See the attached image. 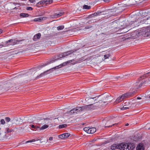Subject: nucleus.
Masks as SVG:
<instances>
[{
    "label": "nucleus",
    "instance_id": "f257e3e1",
    "mask_svg": "<svg viewBox=\"0 0 150 150\" xmlns=\"http://www.w3.org/2000/svg\"><path fill=\"white\" fill-rule=\"evenodd\" d=\"M138 36L142 35L145 37L150 38V28H144L137 31Z\"/></svg>",
    "mask_w": 150,
    "mask_h": 150
},
{
    "label": "nucleus",
    "instance_id": "f03ea898",
    "mask_svg": "<svg viewBox=\"0 0 150 150\" xmlns=\"http://www.w3.org/2000/svg\"><path fill=\"white\" fill-rule=\"evenodd\" d=\"M119 149L120 150H132L134 148L133 146H130L129 145L123 143L119 144Z\"/></svg>",
    "mask_w": 150,
    "mask_h": 150
},
{
    "label": "nucleus",
    "instance_id": "7ed1b4c3",
    "mask_svg": "<svg viewBox=\"0 0 150 150\" xmlns=\"http://www.w3.org/2000/svg\"><path fill=\"white\" fill-rule=\"evenodd\" d=\"M82 111V108L81 107H77L74 108L69 112L68 114L69 115L75 114L81 112Z\"/></svg>",
    "mask_w": 150,
    "mask_h": 150
},
{
    "label": "nucleus",
    "instance_id": "20e7f679",
    "mask_svg": "<svg viewBox=\"0 0 150 150\" xmlns=\"http://www.w3.org/2000/svg\"><path fill=\"white\" fill-rule=\"evenodd\" d=\"M129 95V93H126L122 95L121 96H119L116 100V103H119L122 101L124 98L128 97Z\"/></svg>",
    "mask_w": 150,
    "mask_h": 150
},
{
    "label": "nucleus",
    "instance_id": "39448f33",
    "mask_svg": "<svg viewBox=\"0 0 150 150\" xmlns=\"http://www.w3.org/2000/svg\"><path fill=\"white\" fill-rule=\"evenodd\" d=\"M61 67H62V66L60 65H59V66H57L56 67H54V68H52L51 69H50L49 70H47V71L41 73V74H40V75L39 77H40L42 75H44V73H45V72H49V73H50V71H52V70L53 69H58L60 68Z\"/></svg>",
    "mask_w": 150,
    "mask_h": 150
},
{
    "label": "nucleus",
    "instance_id": "423d86ee",
    "mask_svg": "<svg viewBox=\"0 0 150 150\" xmlns=\"http://www.w3.org/2000/svg\"><path fill=\"white\" fill-rule=\"evenodd\" d=\"M64 14L63 12H60L58 13H56L53 15H51V17L52 18H56L62 16Z\"/></svg>",
    "mask_w": 150,
    "mask_h": 150
},
{
    "label": "nucleus",
    "instance_id": "0eeeda50",
    "mask_svg": "<svg viewBox=\"0 0 150 150\" xmlns=\"http://www.w3.org/2000/svg\"><path fill=\"white\" fill-rule=\"evenodd\" d=\"M47 18L45 17H41L38 18H35L34 19V21L37 22H41L42 21L44 20H45Z\"/></svg>",
    "mask_w": 150,
    "mask_h": 150
},
{
    "label": "nucleus",
    "instance_id": "6e6552de",
    "mask_svg": "<svg viewBox=\"0 0 150 150\" xmlns=\"http://www.w3.org/2000/svg\"><path fill=\"white\" fill-rule=\"evenodd\" d=\"M13 43H11L8 44V45H14L15 44H17L19 42H20L23 40H16L15 39H13Z\"/></svg>",
    "mask_w": 150,
    "mask_h": 150
},
{
    "label": "nucleus",
    "instance_id": "1a4fd4ad",
    "mask_svg": "<svg viewBox=\"0 0 150 150\" xmlns=\"http://www.w3.org/2000/svg\"><path fill=\"white\" fill-rule=\"evenodd\" d=\"M41 36V34L40 33H38L35 35L33 38V40L34 41H37L38 39L40 38Z\"/></svg>",
    "mask_w": 150,
    "mask_h": 150
},
{
    "label": "nucleus",
    "instance_id": "9d476101",
    "mask_svg": "<svg viewBox=\"0 0 150 150\" xmlns=\"http://www.w3.org/2000/svg\"><path fill=\"white\" fill-rule=\"evenodd\" d=\"M141 22H143V23L146 22L147 24L150 25V17L147 18H145L143 20H141Z\"/></svg>",
    "mask_w": 150,
    "mask_h": 150
},
{
    "label": "nucleus",
    "instance_id": "9b49d317",
    "mask_svg": "<svg viewBox=\"0 0 150 150\" xmlns=\"http://www.w3.org/2000/svg\"><path fill=\"white\" fill-rule=\"evenodd\" d=\"M75 51H76V50L75 51L73 50H71L69 51H68L66 52H64L63 54L62 57H64L66 56H67L69 54H70L73 53Z\"/></svg>",
    "mask_w": 150,
    "mask_h": 150
},
{
    "label": "nucleus",
    "instance_id": "f8f14e48",
    "mask_svg": "<svg viewBox=\"0 0 150 150\" xmlns=\"http://www.w3.org/2000/svg\"><path fill=\"white\" fill-rule=\"evenodd\" d=\"M98 105V103L96 104L95 105H93V104L90 105L88 106V108L90 110H94L96 109L98 107H97L96 105Z\"/></svg>",
    "mask_w": 150,
    "mask_h": 150
},
{
    "label": "nucleus",
    "instance_id": "ddd939ff",
    "mask_svg": "<svg viewBox=\"0 0 150 150\" xmlns=\"http://www.w3.org/2000/svg\"><path fill=\"white\" fill-rule=\"evenodd\" d=\"M54 62H55V60H51V61H48L46 62V63H45V64H44L43 65H40V67L42 68V67L46 66L48 64H49L51 63H53Z\"/></svg>",
    "mask_w": 150,
    "mask_h": 150
},
{
    "label": "nucleus",
    "instance_id": "4468645a",
    "mask_svg": "<svg viewBox=\"0 0 150 150\" xmlns=\"http://www.w3.org/2000/svg\"><path fill=\"white\" fill-rule=\"evenodd\" d=\"M149 75H150V71L144 74L142 76H141L139 79V81H140L141 79H144L147 76H149Z\"/></svg>",
    "mask_w": 150,
    "mask_h": 150
},
{
    "label": "nucleus",
    "instance_id": "2eb2a0df",
    "mask_svg": "<svg viewBox=\"0 0 150 150\" xmlns=\"http://www.w3.org/2000/svg\"><path fill=\"white\" fill-rule=\"evenodd\" d=\"M96 129L94 127L89 128L88 130V133L89 134H93L96 132Z\"/></svg>",
    "mask_w": 150,
    "mask_h": 150
},
{
    "label": "nucleus",
    "instance_id": "dca6fc26",
    "mask_svg": "<svg viewBox=\"0 0 150 150\" xmlns=\"http://www.w3.org/2000/svg\"><path fill=\"white\" fill-rule=\"evenodd\" d=\"M136 150H144V148L142 144H139L137 147Z\"/></svg>",
    "mask_w": 150,
    "mask_h": 150
},
{
    "label": "nucleus",
    "instance_id": "f3484780",
    "mask_svg": "<svg viewBox=\"0 0 150 150\" xmlns=\"http://www.w3.org/2000/svg\"><path fill=\"white\" fill-rule=\"evenodd\" d=\"M119 145H117L116 144H113L112 145L110 146V149L112 150H115L116 149H119Z\"/></svg>",
    "mask_w": 150,
    "mask_h": 150
},
{
    "label": "nucleus",
    "instance_id": "a211bd4d",
    "mask_svg": "<svg viewBox=\"0 0 150 150\" xmlns=\"http://www.w3.org/2000/svg\"><path fill=\"white\" fill-rule=\"evenodd\" d=\"M42 1L44 2L43 4H49L52 3V0H42Z\"/></svg>",
    "mask_w": 150,
    "mask_h": 150
},
{
    "label": "nucleus",
    "instance_id": "6ab92c4d",
    "mask_svg": "<svg viewBox=\"0 0 150 150\" xmlns=\"http://www.w3.org/2000/svg\"><path fill=\"white\" fill-rule=\"evenodd\" d=\"M101 12V14L102 15H106L109 14L110 13V11H100Z\"/></svg>",
    "mask_w": 150,
    "mask_h": 150
},
{
    "label": "nucleus",
    "instance_id": "aec40b11",
    "mask_svg": "<svg viewBox=\"0 0 150 150\" xmlns=\"http://www.w3.org/2000/svg\"><path fill=\"white\" fill-rule=\"evenodd\" d=\"M101 15L100 11H97L96 12H95L94 13L91 15L92 16H97L98 15Z\"/></svg>",
    "mask_w": 150,
    "mask_h": 150
},
{
    "label": "nucleus",
    "instance_id": "412c9836",
    "mask_svg": "<svg viewBox=\"0 0 150 150\" xmlns=\"http://www.w3.org/2000/svg\"><path fill=\"white\" fill-rule=\"evenodd\" d=\"M29 15L28 13H21L20 14V16L21 17H25L29 16Z\"/></svg>",
    "mask_w": 150,
    "mask_h": 150
},
{
    "label": "nucleus",
    "instance_id": "4be33fe9",
    "mask_svg": "<svg viewBox=\"0 0 150 150\" xmlns=\"http://www.w3.org/2000/svg\"><path fill=\"white\" fill-rule=\"evenodd\" d=\"M48 127V125H45L42 126L41 127H40V130H43L47 128Z\"/></svg>",
    "mask_w": 150,
    "mask_h": 150
},
{
    "label": "nucleus",
    "instance_id": "5701e85b",
    "mask_svg": "<svg viewBox=\"0 0 150 150\" xmlns=\"http://www.w3.org/2000/svg\"><path fill=\"white\" fill-rule=\"evenodd\" d=\"M63 134L64 136L65 137V138H66L69 137L70 135V134L69 133H65Z\"/></svg>",
    "mask_w": 150,
    "mask_h": 150
},
{
    "label": "nucleus",
    "instance_id": "b1692460",
    "mask_svg": "<svg viewBox=\"0 0 150 150\" xmlns=\"http://www.w3.org/2000/svg\"><path fill=\"white\" fill-rule=\"evenodd\" d=\"M111 55L110 54H107L104 55V58L106 59L109 58V57H110Z\"/></svg>",
    "mask_w": 150,
    "mask_h": 150
},
{
    "label": "nucleus",
    "instance_id": "393cba45",
    "mask_svg": "<svg viewBox=\"0 0 150 150\" xmlns=\"http://www.w3.org/2000/svg\"><path fill=\"white\" fill-rule=\"evenodd\" d=\"M83 8L86 9H89L91 7L87 5H85L83 6Z\"/></svg>",
    "mask_w": 150,
    "mask_h": 150
},
{
    "label": "nucleus",
    "instance_id": "a878e982",
    "mask_svg": "<svg viewBox=\"0 0 150 150\" xmlns=\"http://www.w3.org/2000/svg\"><path fill=\"white\" fill-rule=\"evenodd\" d=\"M64 28V25L59 26L57 27V29L58 30H59L63 29Z\"/></svg>",
    "mask_w": 150,
    "mask_h": 150
},
{
    "label": "nucleus",
    "instance_id": "bb28decb",
    "mask_svg": "<svg viewBox=\"0 0 150 150\" xmlns=\"http://www.w3.org/2000/svg\"><path fill=\"white\" fill-rule=\"evenodd\" d=\"M13 39H11V40H9L6 42V43L7 45H8V44L11 43H13Z\"/></svg>",
    "mask_w": 150,
    "mask_h": 150
},
{
    "label": "nucleus",
    "instance_id": "cd10ccee",
    "mask_svg": "<svg viewBox=\"0 0 150 150\" xmlns=\"http://www.w3.org/2000/svg\"><path fill=\"white\" fill-rule=\"evenodd\" d=\"M67 126V125L66 124L61 125H59V128H62L64 127H66Z\"/></svg>",
    "mask_w": 150,
    "mask_h": 150
},
{
    "label": "nucleus",
    "instance_id": "c85d7f7f",
    "mask_svg": "<svg viewBox=\"0 0 150 150\" xmlns=\"http://www.w3.org/2000/svg\"><path fill=\"white\" fill-rule=\"evenodd\" d=\"M89 128V127H85L83 128V130L84 131L88 133Z\"/></svg>",
    "mask_w": 150,
    "mask_h": 150
},
{
    "label": "nucleus",
    "instance_id": "c756f323",
    "mask_svg": "<svg viewBox=\"0 0 150 150\" xmlns=\"http://www.w3.org/2000/svg\"><path fill=\"white\" fill-rule=\"evenodd\" d=\"M6 131L7 133H9L12 132L13 131V130L12 129H10L9 128H6Z\"/></svg>",
    "mask_w": 150,
    "mask_h": 150
},
{
    "label": "nucleus",
    "instance_id": "7c9ffc66",
    "mask_svg": "<svg viewBox=\"0 0 150 150\" xmlns=\"http://www.w3.org/2000/svg\"><path fill=\"white\" fill-rule=\"evenodd\" d=\"M30 126H31L32 128L36 129H39L40 128L39 127L35 126L34 125H30Z\"/></svg>",
    "mask_w": 150,
    "mask_h": 150
},
{
    "label": "nucleus",
    "instance_id": "2f4dec72",
    "mask_svg": "<svg viewBox=\"0 0 150 150\" xmlns=\"http://www.w3.org/2000/svg\"><path fill=\"white\" fill-rule=\"evenodd\" d=\"M126 105H125L124 106H123L121 108L122 110H125L127 109H129V107H125Z\"/></svg>",
    "mask_w": 150,
    "mask_h": 150
},
{
    "label": "nucleus",
    "instance_id": "473e14b6",
    "mask_svg": "<svg viewBox=\"0 0 150 150\" xmlns=\"http://www.w3.org/2000/svg\"><path fill=\"white\" fill-rule=\"evenodd\" d=\"M58 137L59 138L61 139L65 138V137H64V136L63 134H60V135H58Z\"/></svg>",
    "mask_w": 150,
    "mask_h": 150
},
{
    "label": "nucleus",
    "instance_id": "72a5a7b5",
    "mask_svg": "<svg viewBox=\"0 0 150 150\" xmlns=\"http://www.w3.org/2000/svg\"><path fill=\"white\" fill-rule=\"evenodd\" d=\"M5 120L7 122H8L9 121H10L11 120L10 118L9 117H6L5 118Z\"/></svg>",
    "mask_w": 150,
    "mask_h": 150
},
{
    "label": "nucleus",
    "instance_id": "f704fd0d",
    "mask_svg": "<svg viewBox=\"0 0 150 150\" xmlns=\"http://www.w3.org/2000/svg\"><path fill=\"white\" fill-rule=\"evenodd\" d=\"M43 3H44V2H43L42 1V0L41 1L38 2V3H37V5L39 6V5H40L44 4Z\"/></svg>",
    "mask_w": 150,
    "mask_h": 150
},
{
    "label": "nucleus",
    "instance_id": "c9c22d12",
    "mask_svg": "<svg viewBox=\"0 0 150 150\" xmlns=\"http://www.w3.org/2000/svg\"><path fill=\"white\" fill-rule=\"evenodd\" d=\"M86 59H84V58L83 57H82L78 60V62L82 61L83 60H85Z\"/></svg>",
    "mask_w": 150,
    "mask_h": 150
},
{
    "label": "nucleus",
    "instance_id": "e433bc0d",
    "mask_svg": "<svg viewBox=\"0 0 150 150\" xmlns=\"http://www.w3.org/2000/svg\"><path fill=\"white\" fill-rule=\"evenodd\" d=\"M1 124L4 125L5 124V121L4 119H2L1 120Z\"/></svg>",
    "mask_w": 150,
    "mask_h": 150
},
{
    "label": "nucleus",
    "instance_id": "4c0bfd02",
    "mask_svg": "<svg viewBox=\"0 0 150 150\" xmlns=\"http://www.w3.org/2000/svg\"><path fill=\"white\" fill-rule=\"evenodd\" d=\"M26 9L27 10L31 11V10H33V8L31 7H27L26 8Z\"/></svg>",
    "mask_w": 150,
    "mask_h": 150
},
{
    "label": "nucleus",
    "instance_id": "58836bf2",
    "mask_svg": "<svg viewBox=\"0 0 150 150\" xmlns=\"http://www.w3.org/2000/svg\"><path fill=\"white\" fill-rule=\"evenodd\" d=\"M92 27V26L91 25H88L86 26L85 28V29H88Z\"/></svg>",
    "mask_w": 150,
    "mask_h": 150
},
{
    "label": "nucleus",
    "instance_id": "ea45409f",
    "mask_svg": "<svg viewBox=\"0 0 150 150\" xmlns=\"http://www.w3.org/2000/svg\"><path fill=\"white\" fill-rule=\"evenodd\" d=\"M34 141H35V139H33V140H29V141H26V142H25V143H29V142H34Z\"/></svg>",
    "mask_w": 150,
    "mask_h": 150
},
{
    "label": "nucleus",
    "instance_id": "a19ab883",
    "mask_svg": "<svg viewBox=\"0 0 150 150\" xmlns=\"http://www.w3.org/2000/svg\"><path fill=\"white\" fill-rule=\"evenodd\" d=\"M96 98V97L93 98H90L89 100H93V101H94V103H95V101L96 100V99L94 100V99L95 98Z\"/></svg>",
    "mask_w": 150,
    "mask_h": 150
},
{
    "label": "nucleus",
    "instance_id": "79ce46f5",
    "mask_svg": "<svg viewBox=\"0 0 150 150\" xmlns=\"http://www.w3.org/2000/svg\"><path fill=\"white\" fill-rule=\"evenodd\" d=\"M116 124H113L112 125H109V126H105V127H112V126H113V125H116Z\"/></svg>",
    "mask_w": 150,
    "mask_h": 150
},
{
    "label": "nucleus",
    "instance_id": "37998d69",
    "mask_svg": "<svg viewBox=\"0 0 150 150\" xmlns=\"http://www.w3.org/2000/svg\"><path fill=\"white\" fill-rule=\"evenodd\" d=\"M134 25H134V26H138V24H137V23L138 22H137V21H135V22H134Z\"/></svg>",
    "mask_w": 150,
    "mask_h": 150
},
{
    "label": "nucleus",
    "instance_id": "c03bdc74",
    "mask_svg": "<svg viewBox=\"0 0 150 150\" xmlns=\"http://www.w3.org/2000/svg\"><path fill=\"white\" fill-rule=\"evenodd\" d=\"M49 72H45V73H44V75H42V76H41L40 77H41L42 76H44V75H45V74L46 73H46V74H49ZM40 74L39 76H37V78H40V77H39V76H40Z\"/></svg>",
    "mask_w": 150,
    "mask_h": 150
},
{
    "label": "nucleus",
    "instance_id": "a18cd8bd",
    "mask_svg": "<svg viewBox=\"0 0 150 150\" xmlns=\"http://www.w3.org/2000/svg\"><path fill=\"white\" fill-rule=\"evenodd\" d=\"M73 60H69V61H67V63L69 64V63H70L72 62V61Z\"/></svg>",
    "mask_w": 150,
    "mask_h": 150
},
{
    "label": "nucleus",
    "instance_id": "49530a36",
    "mask_svg": "<svg viewBox=\"0 0 150 150\" xmlns=\"http://www.w3.org/2000/svg\"><path fill=\"white\" fill-rule=\"evenodd\" d=\"M29 0L32 3H33L35 1V0Z\"/></svg>",
    "mask_w": 150,
    "mask_h": 150
},
{
    "label": "nucleus",
    "instance_id": "de8ad7c7",
    "mask_svg": "<svg viewBox=\"0 0 150 150\" xmlns=\"http://www.w3.org/2000/svg\"><path fill=\"white\" fill-rule=\"evenodd\" d=\"M113 15H112V14H108V15L107 16L109 17L112 16H113Z\"/></svg>",
    "mask_w": 150,
    "mask_h": 150
},
{
    "label": "nucleus",
    "instance_id": "09e8293b",
    "mask_svg": "<svg viewBox=\"0 0 150 150\" xmlns=\"http://www.w3.org/2000/svg\"><path fill=\"white\" fill-rule=\"evenodd\" d=\"M105 2H108L109 1V0H103Z\"/></svg>",
    "mask_w": 150,
    "mask_h": 150
},
{
    "label": "nucleus",
    "instance_id": "8fccbe9b",
    "mask_svg": "<svg viewBox=\"0 0 150 150\" xmlns=\"http://www.w3.org/2000/svg\"><path fill=\"white\" fill-rule=\"evenodd\" d=\"M53 139V137H50L49 138V140H52Z\"/></svg>",
    "mask_w": 150,
    "mask_h": 150
},
{
    "label": "nucleus",
    "instance_id": "3c124183",
    "mask_svg": "<svg viewBox=\"0 0 150 150\" xmlns=\"http://www.w3.org/2000/svg\"><path fill=\"white\" fill-rule=\"evenodd\" d=\"M14 120H15L16 121H17L18 120V118H14Z\"/></svg>",
    "mask_w": 150,
    "mask_h": 150
},
{
    "label": "nucleus",
    "instance_id": "603ef678",
    "mask_svg": "<svg viewBox=\"0 0 150 150\" xmlns=\"http://www.w3.org/2000/svg\"><path fill=\"white\" fill-rule=\"evenodd\" d=\"M141 98H141V97H137V99H138V100L141 99Z\"/></svg>",
    "mask_w": 150,
    "mask_h": 150
},
{
    "label": "nucleus",
    "instance_id": "864d4df0",
    "mask_svg": "<svg viewBox=\"0 0 150 150\" xmlns=\"http://www.w3.org/2000/svg\"><path fill=\"white\" fill-rule=\"evenodd\" d=\"M135 1V3L137 2L138 1L137 0H134Z\"/></svg>",
    "mask_w": 150,
    "mask_h": 150
},
{
    "label": "nucleus",
    "instance_id": "5fc2aeb1",
    "mask_svg": "<svg viewBox=\"0 0 150 150\" xmlns=\"http://www.w3.org/2000/svg\"><path fill=\"white\" fill-rule=\"evenodd\" d=\"M1 31H2L0 29V34L1 33V32H2Z\"/></svg>",
    "mask_w": 150,
    "mask_h": 150
},
{
    "label": "nucleus",
    "instance_id": "6e6d98bb",
    "mask_svg": "<svg viewBox=\"0 0 150 150\" xmlns=\"http://www.w3.org/2000/svg\"><path fill=\"white\" fill-rule=\"evenodd\" d=\"M128 125H129V124H128V123L126 124V125H126V126H128Z\"/></svg>",
    "mask_w": 150,
    "mask_h": 150
},
{
    "label": "nucleus",
    "instance_id": "4d7b16f0",
    "mask_svg": "<svg viewBox=\"0 0 150 150\" xmlns=\"http://www.w3.org/2000/svg\"><path fill=\"white\" fill-rule=\"evenodd\" d=\"M48 119H48V118H47V119H44V120H48Z\"/></svg>",
    "mask_w": 150,
    "mask_h": 150
},
{
    "label": "nucleus",
    "instance_id": "13d9d810",
    "mask_svg": "<svg viewBox=\"0 0 150 150\" xmlns=\"http://www.w3.org/2000/svg\"><path fill=\"white\" fill-rule=\"evenodd\" d=\"M150 129V127L149 128H148V129L149 130Z\"/></svg>",
    "mask_w": 150,
    "mask_h": 150
},
{
    "label": "nucleus",
    "instance_id": "bf43d9fd",
    "mask_svg": "<svg viewBox=\"0 0 150 150\" xmlns=\"http://www.w3.org/2000/svg\"><path fill=\"white\" fill-rule=\"evenodd\" d=\"M141 86H142V85H141V86H140V85H139V86L140 87H141Z\"/></svg>",
    "mask_w": 150,
    "mask_h": 150
},
{
    "label": "nucleus",
    "instance_id": "052dcab7",
    "mask_svg": "<svg viewBox=\"0 0 150 150\" xmlns=\"http://www.w3.org/2000/svg\"><path fill=\"white\" fill-rule=\"evenodd\" d=\"M135 4V3H133V4Z\"/></svg>",
    "mask_w": 150,
    "mask_h": 150
},
{
    "label": "nucleus",
    "instance_id": "680f3d73",
    "mask_svg": "<svg viewBox=\"0 0 150 150\" xmlns=\"http://www.w3.org/2000/svg\"><path fill=\"white\" fill-rule=\"evenodd\" d=\"M149 98H150V96H149Z\"/></svg>",
    "mask_w": 150,
    "mask_h": 150
}]
</instances>
